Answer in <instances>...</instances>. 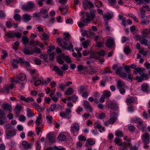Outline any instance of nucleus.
<instances>
[{"instance_id":"nucleus-22","label":"nucleus","mask_w":150,"mask_h":150,"mask_svg":"<svg viewBox=\"0 0 150 150\" xmlns=\"http://www.w3.org/2000/svg\"><path fill=\"white\" fill-rule=\"evenodd\" d=\"M2 108L5 111L9 110V104L8 103L4 102L2 105Z\"/></svg>"},{"instance_id":"nucleus-61","label":"nucleus","mask_w":150,"mask_h":150,"mask_svg":"<svg viewBox=\"0 0 150 150\" xmlns=\"http://www.w3.org/2000/svg\"><path fill=\"white\" fill-rule=\"evenodd\" d=\"M14 19L16 21H20L21 19V16L18 14H15L14 16Z\"/></svg>"},{"instance_id":"nucleus-5","label":"nucleus","mask_w":150,"mask_h":150,"mask_svg":"<svg viewBox=\"0 0 150 150\" xmlns=\"http://www.w3.org/2000/svg\"><path fill=\"white\" fill-rule=\"evenodd\" d=\"M35 6L33 1H29L26 4L23 5L22 6V9L24 11H28L34 8Z\"/></svg>"},{"instance_id":"nucleus-21","label":"nucleus","mask_w":150,"mask_h":150,"mask_svg":"<svg viewBox=\"0 0 150 150\" xmlns=\"http://www.w3.org/2000/svg\"><path fill=\"white\" fill-rule=\"evenodd\" d=\"M114 41V40L112 38H109L106 42V46L109 47H111L113 45Z\"/></svg>"},{"instance_id":"nucleus-49","label":"nucleus","mask_w":150,"mask_h":150,"mask_svg":"<svg viewBox=\"0 0 150 150\" xmlns=\"http://www.w3.org/2000/svg\"><path fill=\"white\" fill-rule=\"evenodd\" d=\"M73 92V89L71 88H69L66 92V94L68 95H71Z\"/></svg>"},{"instance_id":"nucleus-19","label":"nucleus","mask_w":150,"mask_h":150,"mask_svg":"<svg viewBox=\"0 0 150 150\" xmlns=\"http://www.w3.org/2000/svg\"><path fill=\"white\" fill-rule=\"evenodd\" d=\"M23 108V106L19 104H17L15 106V113L17 115H18L20 113V112Z\"/></svg>"},{"instance_id":"nucleus-64","label":"nucleus","mask_w":150,"mask_h":150,"mask_svg":"<svg viewBox=\"0 0 150 150\" xmlns=\"http://www.w3.org/2000/svg\"><path fill=\"white\" fill-rule=\"evenodd\" d=\"M58 87L61 90L64 91V90L66 88L64 84L61 83L59 84L58 85Z\"/></svg>"},{"instance_id":"nucleus-24","label":"nucleus","mask_w":150,"mask_h":150,"mask_svg":"<svg viewBox=\"0 0 150 150\" xmlns=\"http://www.w3.org/2000/svg\"><path fill=\"white\" fill-rule=\"evenodd\" d=\"M4 127L5 129L6 137L8 139L9 138V125L8 124L4 126Z\"/></svg>"},{"instance_id":"nucleus-28","label":"nucleus","mask_w":150,"mask_h":150,"mask_svg":"<svg viewBox=\"0 0 150 150\" xmlns=\"http://www.w3.org/2000/svg\"><path fill=\"white\" fill-rule=\"evenodd\" d=\"M130 66H126L124 67V68L125 70L126 71L127 73L128 74V78L129 79H132V78L131 75L130 74Z\"/></svg>"},{"instance_id":"nucleus-47","label":"nucleus","mask_w":150,"mask_h":150,"mask_svg":"<svg viewBox=\"0 0 150 150\" xmlns=\"http://www.w3.org/2000/svg\"><path fill=\"white\" fill-rule=\"evenodd\" d=\"M55 48V47L53 45H50L48 48L47 53L48 54L52 53L51 52Z\"/></svg>"},{"instance_id":"nucleus-50","label":"nucleus","mask_w":150,"mask_h":150,"mask_svg":"<svg viewBox=\"0 0 150 150\" xmlns=\"http://www.w3.org/2000/svg\"><path fill=\"white\" fill-rule=\"evenodd\" d=\"M33 54L35 53H37L40 54L41 53V50L38 47H35L34 49H33Z\"/></svg>"},{"instance_id":"nucleus-12","label":"nucleus","mask_w":150,"mask_h":150,"mask_svg":"<svg viewBox=\"0 0 150 150\" xmlns=\"http://www.w3.org/2000/svg\"><path fill=\"white\" fill-rule=\"evenodd\" d=\"M32 16L28 14H25L22 16V20L25 23H26L30 21L32 19Z\"/></svg>"},{"instance_id":"nucleus-58","label":"nucleus","mask_w":150,"mask_h":150,"mask_svg":"<svg viewBox=\"0 0 150 150\" xmlns=\"http://www.w3.org/2000/svg\"><path fill=\"white\" fill-rule=\"evenodd\" d=\"M93 57H94L95 59L96 60H100V57L99 56H96V54L92 52L90 56V58H91Z\"/></svg>"},{"instance_id":"nucleus-16","label":"nucleus","mask_w":150,"mask_h":150,"mask_svg":"<svg viewBox=\"0 0 150 150\" xmlns=\"http://www.w3.org/2000/svg\"><path fill=\"white\" fill-rule=\"evenodd\" d=\"M113 16V14L112 13L108 12L105 13L103 16V17L105 19V21L106 20H108H108L112 18Z\"/></svg>"},{"instance_id":"nucleus-59","label":"nucleus","mask_w":150,"mask_h":150,"mask_svg":"<svg viewBox=\"0 0 150 150\" xmlns=\"http://www.w3.org/2000/svg\"><path fill=\"white\" fill-rule=\"evenodd\" d=\"M48 12L47 10L45 8H42L40 11V13L42 15H44L47 13Z\"/></svg>"},{"instance_id":"nucleus-14","label":"nucleus","mask_w":150,"mask_h":150,"mask_svg":"<svg viewBox=\"0 0 150 150\" xmlns=\"http://www.w3.org/2000/svg\"><path fill=\"white\" fill-rule=\"evenodd\" d=\"M22 36L21 33L19 32H10V38L16 37L19 38Z\"/></svg>"},{"instance_id":"nucleus-52","label":"nucleus","mask_w":150,"mask_h":150,"mask_svg":"<svg viewBox=\"0 0 150 150\" xmlns=\"http://www.w3.org/2000/svg\"><path fill=\"white\" fill-rule=\"evenodd\" d=\"M140 42L142 44L144 45L145 46L147 45V41L146 40L140 38Z\"/></svg>"},{"instance_id":"nucleus-4","label":"nucleus","mask_w":150,"mask_h":150,"mask_svg":"<svg viewBox=\"0 0 150 150\" xmlns=\"http://www.w3.org/2000/svg\"><path fill=\"white\" fill-rule=\"evenodd\" d=\"M112 69L113 70H116V73L118 74L121 77L126 78L127 77V74L123 72L122 68L121 66H118L117 64H115L113 65Z\"/></svg>"},{"instance_id":"nucleus-33","label":"nucleus","mask_w":150,"mask_h":150,"mask_svg":"<svg viewBox=\"0 0 150 150\" xmlns=\"http://www.w3.org/2000/svg\"><path fill=\"white\" fill-rule=\"evenodd\" d=\"M42 118V115L40 113L38 114V116L37 117L35 123L38 126L41 123V121Z\"/></svg>"},{"instance_id":"nucleus-29","label":"nucleus","mask_w":150,"mask_h":150,"mask_svg":"<svg viewBox=\"0 0 150 150\" xmlns=\"http://www.w3.org/2000/svg\"><path fill=\"white\" fill-rule=\"evenodd\" d=\"M59 9L60 10L61 13L64 15H65L67 13L68 8L67 6L60 7Z\"/></svg>"},{"instance_id":"nucleus-42","label":"nucleus","mask_w":150,"mask_h":150,"mask_svg":"<svg viewBox=\"0 0 150 150\" xmlns=\"http://www.w3.org/2000/svg\"><path fill=\"white\" fill-rule=\"evenodd\" d=\"M139 9L140 12V17L142 18H144L145 15V11L142 7H141Z\"/></svg>"},{"instance_id":"nucleus-32","label":"nucleus","mask_w":150,"mask_h":150,"mask_svg":"<svg viewBox=\"0 0 150 150\" xmlns=\"http://www.w3.org/2000/svg\"><path fill=\"white\" fill-rule=\"evenodd\" d=\"M94 127L98 129L100 132H102L101 130H100V129L102 127V126L99 122L96 121L95 122L94 124Z\"/></svg>"},{"instance_id":"nucleus-17","label":"nucleus","mask_w":150,"mask_h":150,"mask_svg":"<svg viewBox=\"0 0 150 150\" xmlns=\"http://www.w3.org/2000/svg\"><path fill=\"white\" fill-rule=\"evenodd\" d=\"M141 89L144 92L147 93L149 91V85L147 83H144L141 85Z\"/></svg>"},{"instance_id":"nucleus-15","label":"nucleus","mask_w":150,"mask_h":150,"mask_svg":"<svg viewBox=\"0 0 150 150\" xmlns=\"http://www.w3.org/2000/svg\"><path fill=\"white\" fill-rule=\"evenodd\" d=\"M79 129V126L78 123H74L73 125L71 126V132L74 133V132L78 131Z\"/></svg>"},{"instance_id":"nucleus-18","label":"nucleus","mask_w":150,"mask_h":150,"mask_svg":"<svg viewBox=\"0 0 150 150\" xmlns=\"http://www.w3.org/2000/svg\"><path fill=\"white\" fill-rule=\"evenodd\" d=\"M139 74L140 75V77L137 76L136 78V79L137 80L138 82H140L142 81L144 78L145 76V74L140 70L139 72Z\"/></svg>"},{"instance_id":"nucleus-54","label":"nucleus","mask_w":150,"mask_h":150,"mask_svg":"<svg viewBox=\"0 0 150 150\" xmlns=\"http://www.w3.org/2000/svg\"><path fill=\"white\" fill-rule=\"evenodd\" d=\"M41 37V39L43 41L47 40L48 38L47 35L45 33L43 34L41 37Z\"/></svg>"},{"instance_id":"nucleus-46","label":"nucleus","mask_w":150,"mask_h":150,"mask_svg":"<svg viewBox=\"0 0 150 150\" xmlns=\"http://www.w3.org/2000/svg\"><path fill=\"white\" fill-rule=\"evenodd\" d=\"M137 127L139 129H140L142 131H144L145 129H146V127L143 126L142 122L138 124L137 125Z\"/></svg>"},{"instance_id":"nucleus-3","label":"nucleus","mask_w":150,"mask_h":150,"mask_svg":"<svg viewBox=\"0 0 150 150\" xmlns=\"http://www.w3.org/2000/svg\"><path fill=\"white\" fill-rule=\"evenodd\" d=\"M19 63L22 64H25L26 66L29 67L30 65V64L28 62L25 61L22 58H20L19 60L13 59L12 62V66L13 68L16 69L18 67L17 64Z\"/></svg>"},{"instance_id":"nucleus-7","label":"nucleus","mask_w":150,"mask_h":150,"mask_svg":"<svg viewBox=\"0 0 150 150\" xmlns=\"http://www.w3.org/2000/svg\"><path fill=\"white\" fill-rule=\"evenodd\" d=\"M142 140L145 144H148L150 142V135L147 132H145L141 136Z\"/></svg>"},{"instance_id":"nucleus-35","label":"nucleus","mask_w":150,"mask_h":150,"mask_svg":"<svg viewBox=\"0 0 150 150\" xmlns=\"http://www.w3.org/2000/svg\"><path fill=\"white\" fill-rule=\"evenodd\" d=\"M150 34V28L144 30L142 32V35L144 37H146Z\"/></svg>"},{"instance_id":"nucleus-63","label":"nucleus","mask_w":150,"mask_h":150,"mask_svg":"<svg viewBox=\"0 0 150 150\" xmlns=\"http://www.w3.org/2000/svg\"><path fill=\"white\" fill-rule=\"evenodd\" d=\"M56 107V104L53 103L51 105L50 107V110L52 112H53L55 109V108Z\"/></svg>"},{"instance_id":"nucleus-34","label":"nucleus","mask_w":150,"mask_h":150,"mask_svg":"<svg viewBox=\"0 0 150 150\" xmlns=\"http://www.w3.org/2000/svg\"><path fill=\"white\" fill-rule=\"evenodd\" d=\"M22 144L24 148L26 149H29L31 146V145L26 141H23V142Z\"/></svg>"},{"instance_id":"nucleus-36","label":"nucleus","mask_w":150,"mask_h":150,"mask_svg":"<svg viewBox=\"0 0 150 150\" xmlns=\"http://www.w3.org/2000/svg\"><path fill=\"white\" fill-rule=\"evenodd\" d=\"M95 144V142L92 139H88L86 141V146H87L88 145L92 146Z\"/></svg>"},{"instance_id":"nucleus-20","label":"nucleus","mask_w":150,"mask_h":150,"mask_svg":"<svg viewBox=\"0 0 150 150\" xmlns=\"http://www.w3.org/2000/svg\"><path fill=\"white\" fill-rule=\"evenodd\" d=\"M131 122L132 123H138V124L142 123V120L137 117H133L131 119Z\"/></svg>"},{"instance_id":"nucleus-2","label":"nucleus","mask_w":150,"mask_h":150,"mask_svg":"<svg viewBox=\"0 0 150 150\" xmlns=\"http://www.w3.org/2000/svg\"><path fill=\"white\" fill-rule=\"evenodd\" d=\"M16 76L17 77V80H16L15 77L11 78L10 80V89H12L14 87L15 84L19 82L18 80L23 81L25 80L26 79L25 75L23 73H20L18 75L17 74Z\"/></svg>"},{"instance_id":"nucleus-25","label":"nucleus","mask_w":150,"mask_h":150,"mask_svg":"<svg viewBox=\"0 0 150 150\" xmlns=\"http://www.w3.org/2000/svg\"><path fill=\"white\" fill-rule=\"evenodd\" d=\"M69 46L68 47L67 46H63L64 49L70 51L71 50L73 52H74V50L73 49V47L71 42L69 43Z\"/></svg>"},{"instance_id":"nucleus-30","label":"nucleus","mask_w":150,"mask_h":150,"mask_svg":"<svg viewBox=\"0 0 150 150\" xmlns=\"http://www.w3.org/2000/svg\"><path fill=\"white\" fill-rule=\"evenodd\" d=\"M22 40L23 44L26 45L28 44L29 39L28 38L27 36H23L22 38Z\"/></svg>"},{"instance_id":"nucleus-39","label":"nucleus","mask_w":150,"mask_h":150,"mask_svg":"<svg viewBox=\"0 0 150 150\" xmlns=\"http://www.w3.org/2000/svg\"><path fill=\"white\" fill-rule=\"evenodd\" d=\"M108 20L104 21L105 28L107 32H109L110 30V27L109 26L108 24Z\"/></svg>"},{"instance_id":"nucleus-43","label":"nucleus","mask_w":150,"mask_h":150,"mask_svg":"<svg viewBox=\"0 0 150 150\" xmlns=\"http://www.w3.org/2000/svg\"><path fill=\"white\" fill-rule=\"evenodd\" d=\"M94 3L95 6L98 7H100L102 6V3L99 0H95Z\"/></svg>"},{"instance_id":"nucleus-62","label":"nucleus","mask_w":150,"mask_h":150,"mask_svg":"<svg viewBox=\"0 0 150 150\" xmlns=\"http://www.w3.org/2000/svg\"><path fill=\"white\" fill-rule=\"evenodd\" d=\"M124 51L125 53L126 54H129L130 53V51L129 47L128 46H127L125 48Z\"/></svg>"},{"instance_id":"nucleus-1","label":"nucleus","mask_w":150,"mask_h":150,"mask_svg":"<svg viewBox=\"0 0 150 150\" xmlns=\"http://www.w3.org/2000/svg\"><path fill=\"white\" fill-rule=\"evenodd\" d=\"M90 15L88 13H86L85 14V18H82L81 19V21L79 22L78 25L80 28H82L84 26L87 25L88 23L91 20H93L95 16V12L93 11H91L90 12Z\"/></svg>"},{"instance_id":"nucleus-9","label":"nucleus","mask_w":150,"mask_h":150,"mask_svg":"<svg viewBox=\"0 0 150 150\" xmlns=\"http://www.w3.org/2000/svg\"><path fill=\"white\" fill-rule=\"evenodd\" d=\"M108 108L112 110H117L118 108V106L116 103L113 102L112 101H108L106 104Z\"/></svg>"},{"instance_id":"nucleus-41","label":"nucleus","mask_w":150,"mask_h":150,"mask_svg":"<svg viewBox=\"0 0 150 150\" xmlns=\"http://www.w3.org/2000/svg\"><path fill=\"white\" fill-rule=\"evenodd\" d=\"M115 135L118 137H122L123 136L124 134L121 131L117 130L115 132Z\"/></svg>"},{"instance_id":"nucleus-38","label":"nucleus","mask_w":150,"mask_h":150,"mask_svg":"<svg viewBox=\"0 0 150 150\" xmlns=\"http://www.w3.org/2000/svg\"><path fill=\"white\" fill-rule=\"evenodd\" d=\"M33 106L35 107L36 109L38 111H41L43 110V108H41V107L36 103H34L32 104Z\"/></svg>"},{"instance_id":"nucleus-48","label":"nucleus","mask_w":150,"mask_h":150,"mask_svg":"<svg viewBox=\"0 0 150 150\" xmlns=\"http://www.w3.org/2000/svg\"><path fill=\"white\" fill-rule=\"evenodd\" d=\"M77 68L79 71L85 70L87 69L86 66L81 65H78Z\"/></svg>"},{"instance_id":"nucleus-26","label":"nucleus","mask_w":150,"mask_h":150,"mask_svg":"<svg viewBox=\"0 0 150 150\" xmlns=\"http://www.w3.org/2000/svg\"><path fill=\"white\" fill-rule=\"evenodd\" d=\"M58 139L60 141H65L66 140V137L64 133H62L59 135Z\"/></svg>"},{"instance_id":"nucleus-10","label":"nucleus","mask_w":150,"mask_h":150,"mask_svg":"<svg viewBox=\"0 0 150 150\" xmlns=\"http://www.w3.org/2000/svg\"><path fill=\"white\" fill-rule=\"evenodd\" d=\"M83 105L84 108L87 110H88L90 112H92L93 109L89 102L86 100H84Z\"/></svg>"},{"instance_id":"nucleus-51","label":"nucleus","mask_w":150,"mask_h":150,"mask_svg":"<svg viewBox=\"0 0 150 150\" xmlns=\"http://www.w3.org/2000/svg\"><path fill=\"white\" fill-rule=\"evenodd\" d=\"M115 143V144L120 146L122 143L120 139L118 137H116L114 139Z\"/></svg>"},{"instance_id":"nucleus-37","label":"nucleus","mask_w":150,"mask_h":150,"mask_svg":"<svg viewBox=\"0 0 150 150\" xmlns=\"http://www.w3.org/2000/svg\"><path fill=\"white\" fill-rule=\"evenodd\" d=\"M117 85L118 88L124 87L125 86L124 83L121 80H118L117 82Z\"/></svg>"},{"instance_id":"nucleus-44","label":"nucleus","mask_w":150,"mask_h":150,"mask_svg":"<svg viewBox=\"0 0 150 150\" xmlns=\"http://www.w3.org/2000/svg\"><path fill=\"white\" fill-rule=\"evenodd\" d=\"M103 95L105 98H108L110 96L111 94L110 91L106 90L104 92L103 94Z\"/></svg>"},{"instance_id":"nucleus-45","label":"nucleus","mask_w":150,"mask_h":150,"mask_svg":"<svg viewBox=\"0 0 150 150\" xmlns=\"http://www.w3.org/2000/svg\"><path fill=\"white\" fill-rule=\"evenodd\" d=\"M89 41H86L83 42L82 43V45L84 48L86 49L89 46Z\"/></svg>"},{"instance_id":"nucleus-60","label":"nucleus","mask_w":150,"mask_h":150,"mask_svg":"<svg viewBox=\"0 0 150 150\" xmlns=\"http://www.w3.org/2000/svg\"><path fill=\"white\" fill-rule=\"evenodd\" d=\"M118 117L117 114V113L113 112L111 113L110 115V117L117 120Z\"/></svg>"},{"instance_id":"nucleus-56","label":"nucleus","mask_w":150,"mask_h":150,"mask_svg":"<svg viewBox=\"0 0 150 150\" xmlns=\"http://www.w3.org/2000/svg\"><path fill=\"white\" fill-rule=\"evenodd\" d=\"M119 147V150H125L127 147V145L124 143H121Z\"/></svg>"},{"instance_id":"nucleus-8","label":"nucleus","mask_w":150,"mask_h":150,"mask_svg":"<svg viewBox=\"0 0 150 150\" xmlns=\"http://www.w3.org/2000/svg\"><path fill=\"white\" fill-rule=\"evenodd\" d=\"M82 3L83 7L85 9L91 8L93 7V4L88 0H83Z\"/></svg>"},{"instance_id":"nucleus-6","label":"nucleus","mask_w":150,"mask_h":150,"mask_svg":"<svg viewBox=\"0 0 150 150\" xmlns=\"http://www.w3.org/2000/svg\"><path fill=\"white\" fill-rule=\"evenodd\" d=\"M71 109L67 108L64 112H60L59 115L63 118L69 119L71 117Z\"/></svg>"},{"instance_id":"nucleus-57","label":"nucleus","mask_w":150,"mask_h":150,"mask_svg":"<svg viewBox=\"0 0 150 150\" xmlns=\"http://www.w3.org/2000/svg\"><path fill=\"white\" fill-rule=\"evenodd\" d=\"M19 45V42L18 41L15 42L14 43V45L12 46L13 49L16 51L17 50V48L16 46H18Z\"/></svg>"},{"instance_id":"nucleus-53","label":"nucleus","mask_w":150,"mask_h":150,"mask_svg":"<svg viewBox=\"0 0 150 150\" xmlns=\"http://www.w3.org/2000/svg\"><path fill=\"white\" fill-rule=\"evenodd\" d=\"M150 21V17H148L146 20H144L142 21V24L143 25H145L148 24Z\"/></svg>"},{"instance_id":"nucleus-11","label":"nucleus","mask_w":150,"mask_h":150,"mask_svg":"<svg viewBox=\"0 0 150 150\" xmlns=\"http://www.w3.org/2000/svg\"><path fill=\"white\" fill-rule=\"evenodd\" d=\"M24 53L26 55H32L33 54V48L31 47H25L23 50Z\"/></svg>"},{"instance_id":"nucleus-40","label":"nucleus","mask_w":150,"mask_h":150,"mask_svg":"<svg viewBox=\"0 0 150 150\" xmlns=\"http://www.w3.org/2000/svg\"><path fill=\"white\" fill-rule=\"evenodd\" d=\"M18 119L19 121L23 122L26 120V117L23 115H20L18 116Z\"/></svg>"},{"instance_id":"nucleus-27","label":"nucleus","mask_w":150,"mask_h":150,"mask_svg":"<svg viewBox=\"0 0 150 150\" xmlns=\"http://www.w3.org/2000/svg\"><path fill=\"white\" fill-rule=\"evenodd\" d=\"M137 99L133 97H130L128 98H127L126 100V102L127 103H131L134 101H137Z\"/></svg>"},{"instance_id":"nucleus-23","label":"nucleus","mask_w":150,"mask_h":150,"mask_svg":"<svg viewBox=\"0 0 150 150\" xmlns=\"http://www.w3.org/2000/svg\"><path fill=\"white\" fill-rule=\"evenodd\" d=\"M47 139L48 140L50 145H51L55 142V138L53 136L50 135L47 137Z\"/></svg>"},{"instance_id":"nucleus-55","label":"nucleus","mask_w":150,"mask_h":150,"mask_svg":"<svg viewBox=\"0 0 150 150\" xmlns=\"http://www.w3.org/2000/svg\"><path fill=\"white\" fill-rule=\"evenodd\" d=\"M63 59L67 63H70L71 62V59L68 56H64L63 57Z\"/></svg>"},{"instance_id":"nucleus-13","label":"nucleus","mask_w":150,"mask_h":150,"mask_svg":"<svg viewBox=\"0 0 150 150\" xmlns=\"http://www.w3.org/2000/svg\"><path fill=\"white\" fill-rule=\"evenodd\" d=\"M64 39L62 38L61 39H58L57 40L58 44L59 45L62 47V49H64L63 46H66L68 44L67 42L64 41Z\"/></svg>"},{"instance_id":"nucleus-31","label":"nucleus","mask_w":150,"mask_h":150,"mask_svg":"<svg viewBox=\"0 0 150 150\" xmlns=\"http://www.w3.org/2000/svg\"><path fill=\"white\" fill-rule=\"evenodd\" d=\"M26 115L28 117H30L34 116L33 113L31 111L30 109L27 108H26Z\"/></svg>"}]
</instances>
